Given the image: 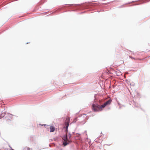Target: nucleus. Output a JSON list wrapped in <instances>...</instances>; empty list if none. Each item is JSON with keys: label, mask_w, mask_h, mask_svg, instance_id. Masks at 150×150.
<instances>
[{"label": "nucleus", "mask_w": 150, "mask_h": 150, "mask_svg": "<svg viewBox=\"0 0 150 150\" xmlns=\"http://www.w3.org/2000/svg\"><path fill=\"white\" fill-rule=\"evenodd\" d=\"M111 101L112 100L110 99L101 106L97 104H93L92 106V110L94 112L101 111L106 106L110 105L111 103Z\"/></svg>", "instance_id": "obj_1"}, {"label": "nucleus", "mask_w": 150, "mask_h": 150, "mask_svg": "<svg viewBox=\"0 0 150 150\" xmlns=\"http://www.w3.org/2000/svg\"><path fill=\"white\" fill-rule=\"evenodd\" d=\"M71 135L70 134H67L66 133L65 136L63 137L62 138L64 141L63 142V145L65 146L68 144L71 141Z\"/></svg>", "instance_id": "obj_2"}, {"label": "nucleus", "mask_w": 150, "mask_h": 150, "mask_svg": "<svg viewBox=\"0 0 150 150\" xmlns=\"http://www.w3.org/2000/svg\"><path fill=\"white\" fill-rule=\"evenodd\" d=\"M44 125V126H45V128H46L47 129H49L50 128V132H53L55 130V128L53 126L46 125Z\"/></svg>", "instance_id": "obj_3"}, {"label": "nucleus", "mask_w": 150, "mask_h": 150, "mask_svg": "<svg viewBox=\"0 0 150 150\" xmlns=\"http://www.w3.org/2000/svg\"><path fill=\"white\" fill-rule=\"evenodd\" d=\"M70 118L69 117H68L66 120L65 124V127L66 128V132L67 131V129L69 125V122Z\"/></svg>", "instance_id": "obj_4"}]
</instances>
